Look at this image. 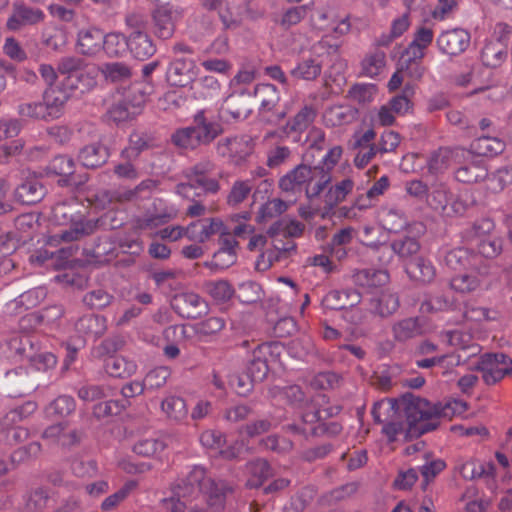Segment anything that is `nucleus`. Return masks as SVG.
<instances>
[{"label": "nucleus", "mask_w": 512, "mask_h": 512, "mask_svg": "<svg viewBox=\"0 0 512 512\" xmlns=\"http://www.w3.org/2000/svg\"><path fill=\"white\" fill-rule=\"evenodd\" d=\"M184 177L188 183H180L176 186L177 194L187 196L188 192L199 187L206 193L216 194L220 190L219 178L221 174L216 176V165L209 159H202L193 166L183 171Z\"/></svg>", "instance_id": "423d86ee"}, {"label": "nucleus", "mask_w": 512, "mask_h": 512, "mask_svg": "<svg viewBox=\"0 0 512 512\" xmlns=\"http://www.w3.org/2000/svg\"><path fill=\"white\" fill-rule=\"evenodd\" d=\"M391 331L396 341L405 342L421 334V325L417 317H409L395 322Z\"/></svg>", "instance_id": "58836bf2"}, {"label": "nucleus", "mask_w": 512, "mask_h": 512, "mask_svg": "<svg viewBox=\"0 0 512 512\" xmlns=\"http://www.w3.org/2000/svg\"><path fill=\"white\" fill-rule=\"evenodd\" d=\"M453 194L445 183H436L427 195V203L434 210L445 212L447 205L452 201Z\"/></svg>", "instance_id": "49530a36"}, {"label": "nucleus", "mask_w": 512, "mask_h": 512, "mask_svg": "<svg viewBox=\"0 0 512 512\" xmlns=\"http://www.w3.org/2000/svg\"><path fill=\"white\" fill-rule=\"evenodd\" d=\"M118 249L116 238L101 237L93 247L92 256L100 264L108 263L117 257Z\"/></svg>", "instance_id": "37998d69"}, {"label": "nucleus", "mask_w": 512, "mask_h": 512, "mask_svg": "<svg viewBox=\"0 0 512 512\" xmlns=\"http://www.w3.org/2000/svg\"><path fill=\"white\" fill-rule=\"evenodd\" d=\"M389 281V274L381 269H361L354 273L353 282L361 287L373 288L386 284Z\"/></svg>", "instance_id": "ea45409f"}, {"label": "nucleus", "mask_w": 512, "mask_h": 512, "mask_svg": "<svg viewBox=\"0 0 512 512\" xmlns=\"http://www.w3.org/2000/svg\"><path fill=\"white\" fill-rule=\"evenodd\" d=\"M386 65V55L376 50L368 53L361 62L362 75L374 78L381 74Z\"/></svg>", "instance_id": "de8ad7c7"}, {"label": "nucleus", "mask_w": 512, "mask_h": 512, "mask_svg": "<svg viewBox=\"0 0 512 512\" xmlns=\"http://www.w3.org/2000/svg\"><path fill=\"white\" fill-rule=\"evenodd\" d=\"M246 471V485L249 488H258L271 476L272 469L266 460L257 459L247 463Z\"/></svg>", "instance_id": "c9c22d12"}, {"label": "nucleus", "mask_w": 512, "mask_h": 512, "mask_svg": "<svg viewBox=\"0 0 512 512\" xmlns=\"http://www.w3.org/2000/svg\"><path fill=\"white\" fill-rule=\"evenodd\" d=\"M18 114L23 118L41 120L45 122L53 121L44 100L24 102L18 106Z\"/></svg>", "instance_id": "3c124183"}, {"label": "nucleus", "mask_w": 512, "mask_h": 512, "mask_svg": "<svg viewBox=\"0 0 512 512\" xmlns=\"http://www.w3.org/2000/svg\"><path fill=\"white\" fill-rule=\"evenodd\" d=\"M103 37V32L96 27L80 29L77 34V50L82 55L94 56L102 50Z\"/></svg>", "instance_id": "393cba45"}, {"label": "nucleus", "mask_w": 512, "mask_h": 512, "mask_svg": "<svg viewBox=\"0 0 512 512\" xmlns=\"http://www.w3.org/2000/svg\"><path fill=\"white\" fill-rule=\"evenodd\" d=\"M194 97L197 99H212L219 95L221 85L214 76H203L192 86Z\"/></svg>", "instance_id": "a18cd8bd"}, {"label": "nucleus", "mask_w": 512, "mask_h": 512, "mask_svg": "<svg viewBox=\"0 0 512 512\" xmlns=\"http://www.w3.org/2000/svg\"><path fill=\"white\" fill-rule=\"evenodd\" d=\"M477 369L486 384L494 385L512 372V359L501 352L485 353L480 356Z\"/></svg>", "instance_id": "f8f14e48"}, {"label": "nucleus", "mask_w": 512, "mask_h": 512, "mask_svg": "<svg viewBox=\"0 0 512 512\" xmlns=\"http://www.w3.org/2000/svg\"><path fill=\"white\" fill-rule=\"evenodd\" d=\"M434 31L431 27L422 25L415 29L413 39L401 56V65L408 71L412 79H420L425 71L421 64L426 49L432 44Z\"/></svg>", "instance_id": "0eeeda50"}, {"label": "nucleus", "mask_w": 512, "mask_h": 512, "mask_svg": "<svg viewBox=\"0 0 512 512\" xmlns=\"http://www.w3.org/2000/svg\"><path fill=\"white\" fill-rule=\"evenodd\" d=\"M495 224L490 218H481L474 222L471 229L466 233V237L469 239L471 244H475L483 238L489 237L495 234Z\"/></svg>", "instance_id": "4d7b16f0"}, {"label": "nucleus", "mask_w": 512, "mask_h": 512, "mask_svg": "<svg viewBox=\"0 0 512 512\" xmlns=\"http://www.w3.org/2000/svg\"><path fill=\"white\" fill-rule=\"evenodd\" d=\"M487 177V168L483 160H474L459 167L455 171V178L462 183H476Z\"/></svg>", "instance_id": "f704fd0d"}, {"label": "nucleus", "mask_w": 512, "mask_h": 512, "mask_svg": "<svg viewBox=\"0 0 512 512\" xmlns=\"http://www.w3.org/2000/svg\"><path fill=\"white\" fill-rule=\"evenodd\" d=\"M102 49L110 57L122 56L128 49V37L119 32H111L103 37Z\"/></svg>", "instance_id": "09e8293b"}, {"label": "nucleus", "mask_w": 512, "mask_h": 512, "mask_svg": "<svg viewBox=\"0 0 512 512\" xmlns=\"http://www.w3.org/2000/svg\"><path fill=\"white\" fill-rule=\"evenodd\" d=\"M128 50L134 58L146 60L156 52V46L147 33L131 32L128 36Z\"/></svg>", "instance_id": "c85d7f7f"}, {"label": "nucleus", "mask_w": 512, "mask_h": 512, "mask_svg": "<svg viewBox=\"0 0 512 512\" xmlns=\"http://www.w3.org/2000/svg\"><path fill=\"white\" fill-rule=\"evenodd\" d=\"M270 393L277 402H283L292 406L301 405L305 399V394L298 385L273 387Z\"/></svg>", "instance_id": "c03bdc74"}, {"label": "nucleus", "mask_w": 512, "mask_h": 512, "mask_svg": "<svg viewBox=\"0 0 512 512\" xmlns=\"http://www.w3.org/2000/svg\"><path fill=\"white\" fill-rule=\"evenodd\" d=\"M158 182L153 179H146L140 182L134 189L128 190L122 194H114L109 191H100L88 198V201L96 209H106L113 205L114 201H130L134 199L139 192L144 190L152 191L156 189Z\"/></svg>", "instance_id": "4468645a"}, {"label": "nucleus", "mask_w": 512, "mask_h": 512, "mask_svg": "<svg viewBox=\"0 0 512 512\" xmlns=\"http://www.w3.org/2000/svg\"><path fill=\"white\" fill-rule=\"evenodd\" d=\"M224 224L219 218H207L192 222L187 226V238L203 243L211 236L222 233Z\"/></svg>", "instance_id": "b1692460"}, {"label": "nucleus", "mask_w": 512, "mask_h": 512, "mask_svg": "<svg viewBox=\"0 0 512 512\" xmlns=\"http://www.w3.org/2000/svg\"><path fill=\"white\" fill-rule=\"evenodd\" d=\"M107 329L106 319L96 314L82 316L75 323L76 332L85 339L101 337Z\"/></svg>", "instance_id": "a878e982"}, {"label": "nucleus", "mask_w": 512, "mask_h": 512, "mask_svg": "<svg viewBox=\"0 0 512 512\" xmlns=\"http://www.w3.org/2000/svg\"><path fill=\"white\" fill-rule=\"evenodd\" d=\"M283 346L278 342H265L257 345L247 364V375L251 381L260 382L265 379L269 365L279 360Z\"/></svg>", "instance_id": "9d476101"}, {"label": "nucleus", "mask_w": 512, "mask_h": 512, "mask_svg": "<svg viewBox=\"0 0 512 512\" xmlns=\"http://www.w3.org/2000/svg\"><path fill=\"white\" fill-rule=\"evenodd\" d=\"M405 269L410 278L423 283H430L436 276V269L432 262L423 257L410 261Z\"/></svg>", "instance_id": "2f4dec72"}, {"label": "nucleus", "mask_w": 512, "mask_h": 512, "mask_svg": "<svg viewBox=\"0 0 512 512\" xmlns=\"http://www.w3.org/2000/svg\"><path fill=\"white\" fill-rule=\"evenodd\" d=\"M371 310L381 317H388L394 314L400 305L399 297L389 291L381 292L377 297L371 299Z\"/></svg>", "instance_id": "473e14b6"}, {"label": "nucleus", "mask_w": 512, "mask_h": 512, "mask_svg": "<svg viewBox=\"0 0 512 512\" xmlns=\"http://www.w3.org/2000/svg\"><path fill=\"white\" fill-rule=\"evenodd\" d=\"M403 408L407 420V434L419 437L434 430L438 425L439 410L425 399L404 396L400 401L394 398L382 399L372 408L375 422L382 423L393 418Z\"/></svg>", "instance_id": "f03ea898"}, {"label": "nucleus", "mask_w": 512, "mask_h": 512, "mask_svg": "<svg viewBox=\"0 0 512 512\" xmlns=\"http://www.w3.org/2000/svg\"><path fill=\"white\" fill-rule=\"evenodd\" d=\"M301 419L304 426H298L296 424L289 425L288 429L293 433L299 434H312L317 435L323 432L338 433L340 426L337 423H330L329 427L322 422L321 411L315 409L313 406H308L307 409L301 414Z\"/></svg>", "instance_id": "2eb2a0df"}, {"label": "nucleus", "mask_w": 512, "mask_h": 512, "mask_svg": "<svg viewBox=\"0 0 512 512\" xmlns=\"http://www.w3.org/2000/svg\"><path fill=\"white\" fill-rule=\"evenodd\" d=\"M476 256L468 248L457 247L445 255V263L453 270L470 269L476 265Z\"/></svg>", "instance_id": "4c0bfd02"}, {"label": "nucleus", "mask_w": 512, "mask_h": 512, "mask_svg": "<svg viewBox=\"0 0 512 512\" xmlns=\"http://www.w3.org/2000/svg\"><path fill=\"white\" fill-rule=\"evenodd\" d=\"M138 486L137 481H127L117 492L106 497L101 503L102 511L108 512L115 509Z\"/></svg>", "instance_id": "680f3d73"}, {"label": "nucleus", "mask_w": 512, "mask_h": 512, "mask_svg": "<svg viewBox=\"0 0 512 512\" xmlns=\"http://www.w3.org/2000/svg\"><path fill=\"white\" fill-rule=\"evenodd\" d=\"M176 216L175 211L164 212L162 214H153L139 217L134 222L135 231L132 234L116 236L118 248L125 253L139 254L143 250L142 242L139 239L137 231L153 229L159 225L165 224Z\"/></svg>", "instance_id": "1a4fd4ad"}, {"label": "nucleus", "mask_w": 512, "mask_h": 512, "mask_svg": "<svg viewBox=\"0 0 512 512\" xmlns=\"http://www.w3.org/2000/svg\"><path fill=\"white\" fill-rule=\"evenodd\" d=\"M46 194V188L35 175L26 177L14 191V199L23 205H33L40 202Z\"/></svg>", "instance_id": "aec40b11"}, {"label": "nucleus", "mask_w": 512, "mask_h": 512, "mask_svg": "<svg viewBox=\"0 0 512 512\" xmlns=\"http://www.w3.org/2000/svg\"><path fill=\"white\" fill-rule=\"evenodd\" d=\"M154 33L158 38L169 39L175 31L174 12L170 9L160 8L153 14Z\"/></svg>", "instance_id": "72a5a7b5"}, {"label": "nucleus", "mask_w": 512, "mask_h": 512, "mask_svg": "<svg viewBox=\"0 0 512 512\" xmlns=\"http://www.w3.org/2000/svg\"><path fill=\"white\" fill-rule=\"evenodd\" d=\"M197 76L196 64L185 57L175 58L167 70V80L172 86L185 87Z\"/></svg>", "instance_id": "6ab92c4d"}, {"label": "nucleus", "mask_w": 512, "mask_h": 512, "mask_svg": "<svg viewBox=\"0 0 512 512\" xmlns=\"http://www.w3.org/2000/svg\"><path fill=\"white\" fill-rule=\"evenodd\" d=\"M420 250L419 242L412 237H404L392 241L390 245H381L378 251L382 253L379 260L386 263L390 260L392 254H396L400 259L407 260Z\"/></svg>", "instance_id": "412c9836"}, {"label": "nucleus", "mask_w": 512, "mask_h": 512, "mask_svg": "<svg viewBox=\"0 0 512 512\" xmlns=\"http://www.w3.org/2000/svg\"><path fill=\"white\" fill-rule=\"evenodd\" d=\"M507 52L505 46L498 43H487L481 52V59L484 65L488 67L499 66L506 58Z\"/></svg>", "instance_id": "bf43d9fd"}, {"label": "nucleus", "mask_w": 512, "mask_h": 512, "mask_svg": "<svg viewBox=\"0 0 512 512\" xmlns=\"http://www.w3.org/2000/svg\"><path fill=\"white\" fill-rule=\"evenodd\" d=\"M73 97L62 81L45 88L42 99L53 121L64 115L66 104Z\"/></svg>", "instance_id": "a211bd4d"}, {"label": "nucleus", "mask_w": 512, "mask_h": 512, "mask_svg": "<svg viewBox=\"0 0 512 512\" xmlns=\"http://www.w3.org/2000/svg\"><path fill=\"white\" fill-rule=\"evenodd\" d=\"M171 306L181 317L191 319L201 317L208 310L205 300L193 292L175 295L171 301Z\"/></svg>", "instance_id": "dca6fc26"}, {"label": "nucleus", "mask_w": 512, "mask_h": 512, "mask_svg": "<svg viewBox=\"0 0 512 512\" xmlns=\"http://www.w3.org/2000/svg\"><path fill=\"white\" fill-rule=\"evenodd\" d=\"M224 327L225 320L222 317H209L193 325H171L164 330L163 335L167 341L177 343L193 337L202 340L220 332Z\"/></svg>", "instance_id": "6e6552de"}, {"label": "nucleus", "mask_w": 512, "mask_h": 512, "mask_svg": "<svg viewBox=\"0 0 512 512\" xmlns=\"http://www.w3.org/2000/svg\"><path fill=\"white\" fill-rule=\"evenodd\" d=\"M200 442L206 449L219 454L224 459H234L240 453V447L237 445H231L225 447V437L217 430H206L200 436Z\"/></svg>", "instance_id": "5701e85b"}, {"label": "nucleus", "mask_w": 512, "mask_h": 512, "mask_svg": "<svg viewBox=\"0 0 512 512\" xmlns=\"http://www.w3.org/2000/svg\"><path fill=\"white\" fill-rule=\"evenodd\" d=\"M16 422H8L4 424L3 420L0 422V441L9 445L17 444L28 438V430L21 426H14Z\"/></svg>", "instance_id": "052dcab7"}, {"label": "nucleus", "mask_w": 512, "mask_h": 512, "mask_svg": "<svg viewBox=\"0 0 512 512\" xmlns=\"http://www.w3.org/2000/svg\"><path fill=\"white\" fill-rule=\"evenodd\" d=\"M100 72L106 80L120 82L131 77V70L128 65L121 62L106 63L100 67Z\"/></svg>", "instance_id": "e2e57ef3"}, {"label": "nucleus", "mask_w": 512, "mask_h": 512, "mask_svg": "<svg viewBox=\"0 0 512 512\" xmlns=\"http://www.w3.org/2000/svg\"><path fill=\"white\" fill-rule=\"evenodd\" d=\"M44 19L45 14L41 9L18 5L14 7L6 26L11 31H18L26 26L36 25Z\"/></svg>", "instance_id": "4be33fe9"}, {"label": "nucleus", "mask_w": 512, "mask_h": 512, "mask_svg": "<svg viewBox=\"0 0 512 512\" xmlns=\"http://www.w3.org/2000/svg\"><path fill=\"white\" fill-rule=\"evenodd\" d=\"M269 234L272 237V249L270 251H274L277 255V259L280 261L281 259L288 258L292 254L296 253V243L290 237H287L282 232L277 230L276 227H271L269 229Z\"/></svg>", "instance_id": "a19ab883"}, {"label": "nucleus", "mask_w": 512, "mask_h": 512, "mask_svg": "<svg viewBox=\"0 0 512 512\" xmlns=\"http://www.w3.org/2000/svg\"><path fill=\"white\" fill-rule=\"evenodd\" d=\"M483 281L484 275L479 270L472 269L469 272L453 276L450 280V287L455 292L469 294L480 290Z\"/></svg>", "instance_id": "bb28decb"}, {"label": "nucleus", "mask_w": 512, "mask_h": 512, "mask_svg": "<svg viewBox=\"0 0 512 512\" xmlns=\"http://www.w3.org/2000/svg\"><path fill=\"white\" fill-rule=\"evenodd\" d=\"M360 301L361 295L356 290H332L324 296L322 305L330 310H343L345 319L352 324H358L362 320V315L359 309L353 307Z\"/></svg>", "instance_id": "9b49d317"}, {"label": "nucleus", "mask_w": 512, "mask_h": 512, "mask_svg": "<svg viewBox=\"0 0 512 512\" xmlns=\"http://www.w3.org/2000/svg\"><path fill=\"white\" fill-rule=\"evenodd\" d=\"M75 401L71 396L62 395L51 402L45 409L48 417H65L75 409Z\"/></svg>", "instance_id": "0e129e2a"}, {"label": "nucleus", "mask_w": 512, "mask_h": 512, "mask_svg": "<svg viewBox=\"0 0 512 512\" xmlns=\"http://www.w3.org/2000/svg\"><path fill=\"white\" fill-rule=\"evenodd\" d=\"M486 187L493 193L502 191L506 186L512 184V166L499 168L494 173L488 175Z\"/></svg>", "instance_id": "5fc2aeb1"}, {"label": "nucleus", "mask_w": 512, "mask_h": 512, "mask_svg": "<svg viewBox=\"0 0 512 512\" xmlns=\"http://www.w3.org/2000/svg\"><path fill=\"white\" fill-rule=\"evenodd\" d=\"M316 110L312 106H304L287 124L290 131L303 132L315 120Z\"/></svg>", "instance_id": "338daca9"}, {"label": "nucleus", "mask_w": 512, "mask_h": 512, "mask_svg": "<svg viewBox=\"0 0 512 512\" xmlns=\"http://www.w3.org/2000/svg\"><path fill=\"white\" fill-rule=\"evenodd\" d=\"M452 151L448 148H439L434 151L428 160V169L433 174L442 173L451 164Z\"/></svg>", "instance_id": "774afa93"}, {"label": "nucleus", "mask_w": 512, "mask_h": 512, "mask_svg": "<svg viewBox=\"0 0 512 512\" xmlns=\"http://www.w3.org/2000/svg\"><path fill=\"white\" fill-rule=\"evenodd\" d=\"M288 209V205L281 199L274 198L268 200L263 205H261L258 214L256 216V220L259 223L267 222L273 218L280 216Z\"/></svg>", "instance_id": "13d9d810"}, {"label": "nucleus", "mask_w": 512, "mask_h": 512, "mask_svg": "<svg viewBox=\"0 0 512 512\" xmlns=\"http://www.w3.org/2000/svg\"><path fill=\"white\" fill-rule=\"evenodd\" d=\"M311 23L315 29L331 32L335 38L346 35L351 29L349 17L338 19L335 11L330 8L317 9L311 16Z\"/></svg>", "instance_id": "ddd939ff"}, {"label": "nucleus", "mask_w": 512, "mask_h": 512, "mask_svg": "<svg viewBox=\"0 0 512 512\" xmlns=\"http://www.w3.org/2000/svg\"><path fill=\"white\" fill-rule=\"evenodd\" d=\"M505 143L497 137L481 136L473 140L470 151L478 156L493 157L502 153Z\"/></svg>", "instance_id": "7c9ffc66"}, {"label": "nucleus", "mask_w": 512, "mask_h": 512, "mask_svg": "<svg viewBox=\"0 0 512 512\" xmlns=\"http://www.w3.org/2000/svg\"><path fill=\"white\" fill-rule=\"evenodd\" d=\"M166 443L158 438H145L138 440L133 446V452L143 457H156L166 448Z\"/></svg>", "instance_id": "6e6d98bb"}, {"label": "nucleus", "mask_w": 512, "mask_h": 512, "mask_svg": "<svg viewBox=\"0 0 512 512\" xmlns=\"http://www.w3.org/2000/svg\"><path fill=\"white\" fill-rule=\"evenodd\" d=\"M342 153L341 146H334L324 155L322 165L296 166L280 178V189L293 194L304 192L309 199L319 196L331 182V170L341 159Z\"/></svg>", "instance_id": "7ed1b4c3"}, {"label": "nucleus", "mask_w": 512, "mask_h": 512, "mask_svg": "<svg viewBox=\"0 0 512 512\" xmlns=\"http://www.w3.org/2000/svg\"><path fill=\"white\" fill-rule=\"evenodd\" d=\"M108 158V148L99 141L84 146L78 154L79 161L87 168H97L105 164Z\"/></svg>", "instance_id": "cd10ccee"}, {"label": "nucleus", "mask_w": 512, "mask_h": 512, "mask_svg": "<svg viewBox=\"0 0 512 512\" xmlns=\"http://www.w3.org/2000/svg\"><path fill=\"white\" fill-rule=\"evenodd\" d=\"M106 372L115 378H128L136 373L137 365L134 361L122 356H110L105 360Z\"/></svg>", "instance_id": "e433bc0d"}, {"label": "nucleus", "mask_w": 512, "mask_h": 512, "mask_svg": "<svg viewBox=\"0 0 512 512\" xmlns=\"http://www.w3.org/2000/svg\"><path fill=\"white\" fill-rule=\"evenodd\" d=\"M232 492V487L225 481H215L206 475V470L201 466H194L189 473L175 485L174 496L164 499L162 502L167 512H184L186 504L183 500L197 498L203 494L210 507L223 505L227 493Z\"/></svg>", "instance_id": "f257e3e1"}, {"label": "nucleus", "mask_w": 512, "mask_h": 512, "mask_svg": "<svg viewBox=\"0 0 512 512\" xmlns=\"http://www.w3.org/2000/svg\"><path fill=\"white\" fill-rule=\"evenodd\" d=\"M322 71V63L314 58H303L295 68L292 69L293 77L307 81L315 80Z\"/></svg>", "instance_id": "8fccbe9b"}, {"label": "nucleus", "mask_w": 512, "mask_h": 512, "mask_svg": "<svg viewBox=\"0 0 512 512\" xmlns=\"http://www.w3.org/2000/svg\"><path fill=\"white\" fill-rule=\"evenodd\" d=\"M161 410L168 419L175 422H182L187 418L188 410L183 398L170 395L161 402Z\"/></svg>", "instance_id": "79ce46f5"}, {"label": "nucleus", "mask_w": 512, "mask_h": 512, "mask_svg": "<svg viewBox=\"0 0 512 512\" xmlns=\"http://www.w3.org/2000/svg\"><path fill=\"white\" fill-rule=\"evenodd\" d=\"M51 220L67 228L49 236L47 244L57 246L61 242H73L91 235L97 228V221L87 219L78 209V204L70 202L57 203L52 208Z\"/></svg>", "instance_id": "20e7f679"}, {"label": "nucleus", "mask_w": 512, "mask_h": 512, "mask_svg": "<svg viewBox=\"0 0 512 512\" xmlns=\"http://www.w3.org/2000/svg\"><path fill=\"white\" fill-rule=\"evenodd\" d=\"M57 70L64 76L61 81L73 96L91 91L97 85L100 73L99 66L73 55L62 57Z\"/></svg>", "instance_id": "39448f33"}, {"label": "nucleus", "mask_w": 512, "mask_h": 512, "mask_svg": "<svg viewBox=\"0 0 512 512\" xmlns=\"http://www.w3.org/2000/svg\"><path fill=\"white\" fill-rule=\"evenodd\" d=\"M221 110L224 114L231 116V118L235 120L244 119L251 112L250 108L245 103L244 98L240 95L228 96L224 101Z\"/></svg>", "instance_id": "603ef678"}, {"label": "nucleus", "mask_w": 512, "mask_h": 512, "mask_svg": "<svg viewBox=\"0 0 512 512\" xmlns=\"http://www.w3.org/2000/svg\"><path fill=\"white\" fill-rule=\"evenodd\" d=\"M150 147L145 137L138 133H133L129 138V145L121 151V157L125 160H136L139 155Z\"/></svg>", "instance_id": "69168bd1"}, {"label": "nucleus", "mask_w": 512, "mask_h": 512, "mask_svg": "<svg viewBox=\"0 0 512 512\" xmlns=\"http://www.w3.org/2000/svg\"><path fill=\"white\" fill-rule=\"evenodd\" d=\"M441 53L456 56L464 52L470 44V34L462 28L443 31L436 39Z\"/></svg>", "instance_id": "f3484780"}, {"label": "nucleus", "mask_w": 512, "mask_h": 512, "mask_svg": "<svg viewBox=\"0 0 512 512\" xmlns=\"http://www.w3.org/2000/svg\"><path fill=\"white\" fill-rule=\"evenodd\" d=\"M253 95L259 102L260 113L271 112L280 101L279 91L274 85L269 83L256 85Z\"/></svg>", "instance_id": "c756f323"}, {"label": "nucleus", "mask_w": 512, "mask_h": 512, "mask_svg": "<svg viewBox=\"0 0 512 512\" xmlns=\"http://www.w3.org/2000/svg\"><path fill=\"white\" fill-rule=\"evenodd\" d=\"M380 221L383 228L392 233H399L408 225L405 214L397 209L383 211Z\"/></svg>", "instance_id": "864d4df0"}]
</instances>
